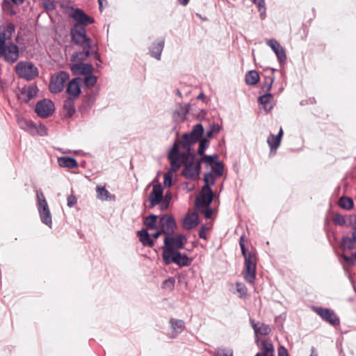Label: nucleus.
<instances>
[{
	"label": "nucleus",
	"instance_id": "0eeeda50",
	"mask_svg": "<svg viewBox=\"0 0 356 356\" xmlns=\"http://www.w3.org/2000/svg\"><path fill=\"white\" fill-rule=\"evenodd\" d=\"M203 127L201 124H197L193 127L190 133L184 134L181 140L177 142L179 144V148H184L186 152L190 153L191 145L197 143L203 134Z\"/></svg>",
	"mask_w": 356,
	"mask_h": 356
},
{
	"label": "nucleus",
	"instance_id": "7ed1b4c3",
	"mask_svg": "<svg viewBox=\"0 0 356 356\" xmlns=\"http://www.w3.org/2000/svg\"><path fill=\"white\" fill-rule=\"evenodd\" d=\"M191 156V154L187 152H179V144L175 143L168 156L170 163V170L172 172H177L182 165H186Z\"/></svg>",
	"mask_w": 356,
	"mask_h": 356
},
{
	"label": "nucleus",
	"instance_id": "052dcab7",
	"mask_svg": "<svg viewBox=\"0 0 356 356\" xmlns=\"http://www.w3.org/2000/svg\"><path fill=\"white\" fill-rule=\"evenodd\" d=\"M278 356H289L286 348L284 346H280L278 348Z\"/></svg>",
	"mask_w": 356,
	"mask_h": 356
},
{
	"label": "nucleus",
	"instance_id": "6ab92c4d",
	"mask_svg": "<svg viewBox=\"0 0 356 356\" xmlns=\"http://www.w3.org/2000/svg\"><path fill=\"white\" fill-rule=\"evenodd\" d=\"M315 311L316 314L322 318V319L328 322L331 325H335L339 323V318L332 310L322 307H317Z\"/></svg>",
	"mask_w": 356,
	"mask_h": 356
},
{
	"label": "nucleus",
	"instance_id": "f704fd0d",
	"mask_svg": "<svg viewBox=\"0 0 356 356\" xmlns=\"http://www.w3.org/2000/svg\"><path fill=\"white\" fill-rule=\"evenodd\" d=\"M170 323L176 333L181 332L185 328L184 322L181 320L171 319Z\"/></svg>",
	"mask_w": 356,
	"mask_h": 356
},
{
	"label": "nucleus",
	"instance_id": "79ce46f5",
	"mask_svg": "<svg viewBox=\"0 0 356 356\" xmlns=\"http://www.w3.org/2000/svg\"><path fill=\"white\" fill-rule=\"evenodd\" d=\"M273 82V77L266 76L265 78L264 82L263 83V85H262V88H261L262 90L264 92H266L267 93H268V92L270 90V89L272 88Z\"/></svg>",
	"mask_w": 356,
	"mask_h": 356
},
{
	"label": "nucleus",
	"instance_id": "c756f323",
	"mask_svg": "<svg viewBox=\"0 0 356 356\" xmlns=\"http://www.w3.org/2000/svg\"><path fill=\"white\" fill-rule=\"evenodd\" d=\"M273 96L270 93H266L258 99L259 103L265 111H270L273 108Z\"/></svg>",
	"mask_w": 356,
	"mask_h": 356
},
{
	"label": "nucleus",
	"instance_id": "dca6fc26",
	"mask_svg": "<svg viewBox=\"0 0 356 356\" xmlns=\"http://www.w3.org/2000/svg\"><path fill=\"white\" fill-rule=\"evenodd\" d=\"M192 160L193 158L188 160L182 171V174L187 179H195L199 176L200 166L199 163L195 164Z\"/></svg>",
	"mask_w": 356,
	"mask_h": 356
},
{
	"label": "nucleus",
	"instance_id": "5fc2aeb1",
	"mask_svg": "<svg viewBox=\"0 0 356 356\" xmlns=\"http://www.w3.org/2000/svg\"><path fill=\"white\" fill-rule=\"evenodd\" d=\"M67 206L69 207H72L76 203V198L74 195H70L67 196Z\"/></svg>",
	"mask_w": 356,
	"mask_h": 356
},
{
	"label": "nucleus",
	"instance_id": "774afa93",
	"mask_svg": "<svg viewBox=\"0 0 356 356\" xmlns=\"http://www.w3.org/2000/svg\"><path fill=\"white\" fill-rule=\"evenodd\" d=\"M351 222L356 225V215H353L350 216Z\"/></svg>",
	"mask_w": 356,
	"mask_h": 356
},
{
	"label": "nucleus",
	"instance_id": "c9c22d12",
	"mask_svg": "<svg viewBox=\"0 0 356 356\" xmlns=\"http://www.w3.org/2000/svg\"><path fill=\"white\" fill-rule=\"evenodd\" d=\"M339 205L345 209L350 210L353 207V201L348 197H341L339 200Z\"/></svg>",
	"mask_w": 356,
	"mask_h": 356
},
{
	"label": "nucleus",
	"instance_id": "f8f14e48",
	"mask_svg": "<svg viewBox=\"0 0 356 356\" xmlns=\"http://www.w3.org/2000/svg\"><path fill=\"white\" fill-rule=\"evenodd\" d=\"M176 227L177 224L175 220L172 216L165 214L159 218V229H160L163 234L171 235L175 232Z\"/></svg>",
	"mask_w": 356,
	"mask_h": 356
},
{
	"label": "nucleus",
	"instance_id": "6e6d98bb",
	"mask_svg": "<svg viewBox=\"0 0 356 356\" xmlns=\"http://www.w3.org/2000/svg\"><path fill=\"white\" fill-rule=\"evenodd\" d=\"M44 7L49 10H52L55 8V5L53 1L46 0L44 1Z\"/></svg>",
	"mask_w": 356,
	"mask_h": 356
},
{
	"label": "nucleus",
	"instance_id": "6e6552de",
	"mask_svg": "<svg viewBox=\"0 0 356 356\" xmlns=\"http://www.w3.org/2000/svg\"><path fill=\"white\" fill-rule=\"evenodd\" d=\"M36 199L38 210L42 222L51 227L52 225L51 214L42 191L38 190L36 191Z\"/></svg>",
	"mask_w": 356,
	"mask_h": 356
},
{
	"label": "nucleus",
	"instance_id": "473e14b6",
	"mask_svg": "<svg viewBox=\"0 0 356 356\" xmlns=\"http://www.w3.org/2000/svg\"><path fill=\"white\" fill-rule=\"evenodd\" d=\"M158 216L152 214L147 216L144 220V224L148 229H159V225H157Z\"/></svg>",
	"mask_w": 356,
	"mask_h": 356
},
{
	"label": "nucleus",
	"instance_id": "72a5a7b5",
	"mask_svg": "<svg viewBox=\"0 0 356 356\" xmlns=\"http://www.w3.org/2000/svg\"><path fill=\"white\" fill-rule=\"evenodd\" d=\"M259 81V75L256 70H250L245 74V83L250 86L256 85Z\"/></svg>",
	"mask_w": 356,
	"mask_h": 356
},
{
	"label": "nucleus",
	"instance_id": "603ef678",
	"mask_svg": "<svg viewBox=\"0 0 356 356\" xmlns=\"http://www.w3.org/2000/svg\"><path fill=\"white\" fill-rule=\"evenodd\" d=\"M216 158H217L216 155H214V156L204 155L203 157L202 158V161L211 166L215 162L213 161V159H216Z\"/></svg>",
	"mask_w": 356,
	"mask_h": 356
},
{
	"label": "nucleus",
	"instance_id": "37998d69",
	"mask_svg": "<svg viewBox=\"0 0 356 356\" xmlns=\"http://www.w3.org/2000/svg\"><path fill=\"white\" fill-rule=\"evenodd\" d=\"M236 291L239 293V298H244L246 296L248 291L246 286L243 284L239 282L236 284Z\"/></svg>",
	"mask_w": 356,
	"mask_h": 356
},
{
	"label": "nucleus",
	"instance_id": "13d9d810",
	"mask_svg": "<svg viewBox=\"0 0 356 356\" xmlns=\"http://www.w3.org/2000/svg\"><path fill=\"white\" fill-rule=\"evenodd\" d=\"M164 184L166 186H170L172 184V175L169 173L164 175Z\"/></svg>",
	"mask_w": 356,
	"mask_h": 356
},
{
	"label": "nucleus",
	"instance_id": "f3484780",
	"mask_svg": "<svg viewBox=\"0 0 356 356\" xmlns=\"http://www.w3.org/2000/svg\"><path fill=\"white\" fill-rule=\"evenodd\" d=\"M213 194L210 187L204 186L200 196L196 200V204L199 207H209L213 200Z\"/></svg>",
	"mask_w": 356,
	"mask_h": 356
},
{
	"label": "nucleus",
	"instance_id": "393cba45",
	"mask_svg": "<svg viewBox=\"0 0 356 356\" xmlns=\"http://www.w3.org/2000/svg\"><path fill=\"white\" fill-rule=\"evenodd\" d=\"M282 136H283V129L282 127H280L277 135L275 136V135L271 134L268 137L267 143L270 147L271 152H273V151L275 152L277 149V148L280 147Z\"/></svg>",
	"mask_w": 356,
	"mask_h": 356
},
{
	"label": "nucleus",
	"instance_id": "09e8293b",
	"mask_svg": "<svg viewBox=\"0 0 356 356\" xmlns=\"http://www.w3.org/2000/svg\"><path fill=\"white\" fill-rule=\"evenodd\" d=\"M175 284V280L173 277L165 280L163 283V287L170 291L173 290Z\"/></svg>",
	"mask_w": 356,
	"mask_h": 356
},
{
	"label": "nucleus",
	"instance_id": "4c0bfd02",
	"mask_svg": "<svg viewBox=\"0 0 356 356\" xmlns=\"http://www.w3.org/2000/svg\"><path fill=\"white\" fill-rule=\"evenodd\" d=\"M97 197L102 200H107L109 197V192L104 186H97L96 188Z\"/></svg>",
	"mask_w": 356,
	"mask_h": 356
},
{
	"label": "nucleus",
	"instance_id": "ddd939ff",
	"mask_svg": "<svg viewBox=\"0 0 356 356\" xmlns=\"http://www.w3.org/2000/svg\"><path fill=\"white\" fill-rule=\"evenodd\" d=\"M81 79L80 78H74L69 82L66 89L69 95V100L67 101L69 104L81 93Z\"/></svg>",
	"mask_w": 356,
	"mask_h": 356
},
{
	"label": "nucleus",
	"instance_id": "69168bd1",
	"mask_svg": "<svg viewBox=\"0 0 356 356\" xmlns=\"http://www.w3.org/2000/svg\"><path fill=\"white\" fill-rule=\"evenodd\" d=\"M309 356H318V353L314 347H312L311 348V354Z\"/></svg>",
	"mask_w": 356,
	"mask_h": 356
},
{
	"label": "nucleus",
	"instance_id": "423d86ee",
	"mask_svg": "<svg viewBox=\"0 0 356 356\" xmlns=\"http://www.w3.org/2000/svg\"><path fill=\"white\" fill-rule=\"evenodd\" d=\"M71 42L78 47H86L94 45L90 37L87 35L85 27L75 24L70 31Z\"/></svg>",
	"mask_w": 356,
	"mask_h": 356
},
{
	"label": "nucleus",
	"instance_id": "412c9836",
	"mask_svg": "<svg viewBox=\"0 0 356 356\" xmlns=\"http://www.w3.org/2000/svg\"><path fill=\"white\" fill-rule=\"evenodd\" d=\"M266 43L274 51L279 62L280 63H284L286 59V56L280 43L275 39H270Z\"/></svg>",
	"mask_w": 356,
	"mask_h": 356
},
{
	"label": "nucleus",
	"instance_id": "bb28decb",
	"mask_svg": "<svg viewBox=\"0 0 356 356\" xmlns=\"http://www.w3.org/2000/svg\"><path fill=\"white\" fill-rule=\"evenodd\" d=\"M250 322L254 330L255 335H268L271 332V329L268 325L260 322L255 323L252 319H250Z\"/></svg>",
	"mask_w": 356,
	"mask_h": 356
},
{
	"label": "nucleus",
	"instance_id": "338daca9",
	"mask_svg": "<svg viewBox=\"0 0 356 356\" xmlns=\"http://www.w3.org/2000/svg\"><path fill=\"white\" fill-rule=\"evenodd\" d=\"M163 232H161V230L160 229V231H158L154 234H152V236L154 237V238H157Z\"/></svg>",
	"mask_w": 356,
	"mask_h": 356
},
{
	"label": "nucleus",
	"instance_id": "f03ea898",
	"mask_svg": "<svg viewBox=\"0 0 356 356\" xmlns=\"http://www.w3.org/2000/svg\"><path fill=\"white\" fill-rule=\"evenodd\" d=\"M343 253L342 257L348 266L356 261V227L354 228L351 237H343L341 242Z\"/></svg>",
	"mask_w": 356,
	"mask_h": 356
},
{
	"label": "nucleus",
	"instance_id": "4468645a",
	"mask_svg": "<svg viewBox=\"0 0 356 356\" xmlns=\"http://www.w3.org/2000/svg\"><path fill=\"white\" fill-rule=\"evenodd\" d=\"M163 188L161 184L153 185L152 191L149 195V208L159 204L162 200Z\"/></svg>",
	"mask_w": 356,
	"mask_h": 356
},
{
	"label": "nucleus",
	"instance_id": "8fccbe9b",
	"mask_svg": "<svg viewBox=\"0 0 356 356\" xmlns=\"http://www.w3.org/2000/svg\"><path fill=\"white\" fill-rule=\"evenodd\" d=\"M333 222L335 225H344L346 222V220L343 216L341 214H336L333 217Z\"/></svg>",
	"mask_w": 356,
	"mask_h": 356
},
{
	"label": "nucleus",
	"instance_id": "c03bdc74",
	"mask_svg": "<svg viewBox=\"0 0 356 356\" xmlns=\"http://www.w3.org/2000/svg\"><path fill=\"white\" fill-rule=\"evenodd\" d=\"M216 177L211 172L205 174L204 177L205 186H208V187H210L211 186L215 184Z\"/></svg>",
	"mask_w": 356,
	"mask_h": 356
},
{
	"label": "nucleus",
	"instance_id": "a18cd8bd",
	"mask_svg": "<svg viewBox=\"0 0 356 356\" xmlns=\"http://www.w3.org/2000/svg\"><path fill=\"white\" fill-rule=\"evenodd\" d=\"M3 10L10 15H15L16 14L13 4L8 1H4Z\"/></svg>",
	"mask_w": 356,
	"mask_h": 356
},
{
	"label": "nucleus",
	"instance_id": "680f3d73",
	"mask_svg": "<svg viewBox=\"0 0 356 356\" xmlns=\"http://www.w3.org/2000/svg\"><path fill=\"white\" fill-rule=\"evenodd\" d=\"M207 207V208L204 211V215L206 218H210L213 214V210L209 207Z\"/></svg>",
	"mask_w": 356,
	"mask_h": 356
},
{
	"label": "nucleus",
	"instance_id": "de8ad7c7",
	"mask_svg": "<svg viewBox=\"0 0 356 356\" xmlns=\"http://www.w3.org/2000/svg\"><path fill=\"white\" fill-rule=\"evenodd\" d=\"M209 145V140L206 138H203L200 140L199 148H198V154L201 156L204 155V151Z\"/></svg>",
	"mask_w": 356,
	"mask_h": 356
},
{
	"label": "nucleus",
	"instance_id": "2f4dec72",
	"mask_svg": "<svg viewBox=\"0 0 356 356\" xmlns=\"http://www.w3.org/2000/svg\"><path fill=\"white\" fill-rule=\"evenodd\" d=\"M58 163L60 167L75 168L78 166L76 159L70 157H60L58 159Z\"/></svg>",
	"mask_w": 356,
	"mask_h": 356
},
{
	"label": "nucleus",
	"instance_id": "a878e982",
	"mask_svg": "<svg viewBox=\"0 0 356 356\" xmlns=\"http://www.w3.org/2000/svg\"><path fill=\"white\" fill-rule=\"evenodd\" d=\"M260 352L255 356H275L274 347L272 342L269 340H263L260 344Z\"/></svg>",
	"mask_w": 356,
	"mask_h": 356
},
{
	"label": "nucleus",
	"instance_id": "4d7b16f0",
	"mask_svg": "<svg viewBox=\"0 0 356 356\" xmlns=\"http://www.w3.org/2000/svg\"><path fill=\"white\" fill-rule=\"evenodd\" d=\"M208 229V227L205 225H202L201 226L200 230L199 232V237L203 239H207L206 231Z\"/></svg>",
	"mask_w": 356,
	"mask_h": 356
},
{
	"label": "nucleus",
	"instance_id": "aec40b11",
	"mask_svg": "<svg viewBox=\"0 0 356 356\" xmlns=\"http://www.w3.org/2000/svg\"><path fill=\"white\" fill-rule=\"evenodd\" d=\"M19 56L18 47L13 43H10L4 47V53L1 57H4L6 61L13 63L18 60Z\"/></svg>",
	"mask_w": 356,
	"mask_h": 356
},
{
	"label": "nucleus",
	"instance_id": "1a4fd4ad",
	"mask_svg": "<svg viewBox=\"0 0 356 356\" xmlns=\"http://www.w3.org/2000/svg\"><path fill=\"white\" fill-rule=\"evenodd\" d=\"M17 74L26 81H31L38 76V68L29 61H20L15 66Z\"/></svg>",
	"mask_w": 356,
	"mask_h": 356
},
{
	"label": "nucleus",
	"instance_id": "5701e85b",
	"mask_svg": "<svg viewBox=\"0 0 356 356\" xmlns=\"http://www.w3.org/2000/svg\"><path fill=\"white\" fill-rule=\"evenodd\" d=\"M80 47L82 48V51L74 52L71 56V61L82 63L92 54V46H89L88 48L86 47Z\"/></svg>",
	"mask_w": 356,
	"mask_h": 356
},
{
	"label": "nucleus",
	"instance_id": "3c124183",
	"mask_svg": "<svg viewBox=\"0 0 356 356\" xmlns=\"http://www.w3.org/2000/svg\"><path fill=\"white\" fill-rule=\"evenodd\" d=\"M216 356H233V352L230 349L219 348L216 351Z\"/></svg>",
	"mask_w": 356,
	"mask_h": 356
},
{
	"label": "nucleus",
	"instance_id": "cd10ccee",
	"mask_svg": "<svg viewBox=\"0 0 356 356\" xmlns=\"http://www.w3.org/2000/svg\"><path fill=\"white\" fill-rule=\"evenodd\" d=\"M55 106L54 102L49 99H43L39 101L34 111H54Z\"/></svg>",
	"mask_w": 356,
	"mask_h": 356
},
{
	"label": "nucleus",
	"instance_id": "a211bd4d",
	"mask_svg": "<svg viewBox=\"0 0 356 356\" xmlns=\"http://www.w3.org/2000/svg\"><path fill=\"white\" fill-rule=\"evenodd\" d=\"M70 70L74 75H84L85 76L92 74L93 67L90 63H76L70 65Z\"/></svg>",
	"mask_w": 356,
	"mask_h": 356
},
{
	"label": "nucleus",
	"instance_id": "9b49d317",
	"mask_svg": "<svg viewBox=\"0 0 356 356\" xmlns=\"http://www.w3.org/2000/svg\"><path fill=\"white\" fill-rule=\"evenodd\" d=\"M165 264L169 265L175 263L180 267L188 266L191 264L192 259L188 257L184 254H181L179 252H175L172 254H168L162 257Z\"/></svg>",
	"mask_w": 356,
	"mask_h": 356
},
{
	"label": "nucleus",
	"instance_id": "0e129e2a",
	"mask_svg": "<svg viewBox=\"0 0 356 356\" xmlns=\"http://www.w3.org/2000/svg\"><path fill=\"white\" fill-rule=\"evenodd\" d=\"M220 126L218 124H213L211 127V130H213L214 134L218 133L220 131Z\"/></svg>",
	"mask_w": 356,
	"mask_h": 356
},
{
	"label": "nucleus",
	"instance_id": "2eb2a0df",
	"mask_svg": "<svg viewBox=\"0 0 356 356\" xmlns=\"http://www.w3.org/2000/svg\"><path fill=\"white\" fill-rule=\"evenodd\" d=\"M70 17L75 20L78 25L85 26L94 22L93 19L86 15L81 9L76 8L70 14Z\"/></svg>",
	"mask_w": 356,
	"mask_h": 356
},
{
	"label": "nucleus",
	"instance_id": "f257e3e1",
	"mask_svg": "<svg viewBox=\"0 0 356 356\" xmlns=\"http://www.w3.org/2000/svg\"><path fill=\"white\" fill-rule=\"evenodd\" d=\"M243 236H241L239 245L245 259L244 269L242 272L244 280L250 284L254 285L256 279V268L257 258L254 250H248L243 242Z\"/></svg>",
	"mask_w": 356,
	"mask_h": 356
},
{
	"label": "nucleus",
	"instance_id": "ea45409f",
	"mask_svg": "<svg viewBox=\"0 0 356 356\" xmlns=\"http://www.w3.org/2000/svg\"><path fill=\"white\" fill-rule=\"evenodd\" d=\"M252 2L257 5L258 10L260 13V17L261 19H264L266 17V6L264 0H252Z\"/></svg>",
	"mask_w": 356,
	"mask_h": 356
},
{
	"label": "nucleus",
	"instance_id": "b1692460",
	"mask_svg": "<svg viewBox=\"0 0 356 356\" xmlns=\"http://www.w3.org/2000/svg\"><path fill=\"white\" fill-rule=\"evenodd\" d=\"M199 222V218L196 213H188L182 220V227L188 230L196 227Z\"/></svg>",
	"mask_w": 356,
	"mask_h": 356
},
{
	"label": "nucleus",
	"instance_id": "e2e57ef3",
	"mask_svg": "<svg viewBox=\"0 0 356 356\" xmlns=\"http://www.w3.org/2000/svg\"><path fill=\"white\" fill-rule=\"evenodd\" d=\"M38 115L41 118H48L53 113H37Z\"/></svg>",
	"mask_w": 356,
	"mask_h": 356
},
{
	"label": "nucleus",
	"instance_id": "58836bf2",
	"mask_svg": "<svg viewBox=\"0 0 356 356\" xmlns=\"http://www.w3.org/2000/svg\"><path fill=\"white\" fill-rule=\"evenodd\" d=\"M9 39L10 38L7 35V33L3 31H0V57H1L4 53V47L6 46V41Z\"/></svg>",
	"mask_w": 356,
	"mask_h": 356
},
{
	"label": "nucleus",
	"instance_id": "4be33fe9",
	"mask_svg": "<svg viewBox=\"0 0 356 356\" xmlns=\"http://www.w3.org/2000/svg\"><path fill=\"white\" fill-rule=\"evenodd\" d=\"M38 88L35 84H31L28 87H23L20 90L19 99L25 102H28L30 99L36 96Z\"/></svg>",
	"mask_w": 356,
	"mask_h": 356
},
{
	"label": "nucleus",
	"instance_id": "49530a36",
	"mask_svg": "<svg viewBox=\"0 0 356 356\" xmlns=\"http://www.w3.org/2000/svg\"><path fill=\"white\" fill-rule=\"evenodd\" d=\"M171 200V195L169 194H166L164 197H163L162 200L161 202V210L164 211L167 209L169 207L170 202Z\"/></svg>",
	"mask_w": 356,
	"mask_h": 356
},
{
	"label": "nucleus",
	"instance_id": "bf43d9fd",
	"mask_svg": "<svg viewBox=\"0 0 356 356\" xmlns=\"http://www.w3.org/2000/svg\"><path fill=\"white\" fill-rule=\"evenodd\" d=\"M90 56H93L95 60H98L99 62H102L100 56L97 53V49L95 44L92 45V54Z\"/></svg>",
	"mask_w": 356,
	"mask_h": 356
},
{
	"label": "nucleus",
	"instance_id": "9d476101",
	"mask_svg": "<svg viewBox=\"0 0 356 356\" xmlns=\"http://www.w3.org/2000/svg\"><path fill=\"white\" fill-rule=\"evenodd\" d=\"M70 79L69 74L64 71H60L51 77L49 85V89L51 92L56 94L63 90L65 83Z\"/></svg>",
	"mask_w": 356,
	"mask_h": 356
},
{
	"label": "nucleus",
	"instance_id": "7c9ffc66",
	"mask_svg": "<svg viewBox=\"0 0 356 356\" xmlns=\"http://www.w3.org/2000/svg\"><path fill=\"white\" fill-rule=\"evenodd\" d=\"M137 235L139 238L140 241L143 243V245L148 247L154 246V243L150 238V236L146 229H143L140 231H138Z\"/></svg>",
	"mask_w": 356,
	"mask_h": 356
},
{
	"label": "nucleus",
	"instance_id": "a19ab883",
	"mask_svg": "<svg viewBox=\"0 0 356 356\" xmlns=\"http://www.w3.org/2000/svg\"><path fill=\"white\" fill-rule=\"evenodd\" d=\"M97 81V76L91 74L84 77L83 83L87 88H92L96 84Z\"/></svg>",
	"mask_w": 356,
	"mask_h": 356
},
{
	"label": "nucleus",
	"instance_id": "c85d7f7f",
	"mask_svg": "<svg viewBox=\"0 0 356 356\" xmlns=\"http://www.w3.org/2000/svg\"><path fill=\"white\" fill-rule=\"evenodd\" d=\"M164 39L159 40L157 42H154L150 48L151 56L158 60L161 59V53L164 47Z\"/></svg>",
	"mask_w": 356,
	"mask_h": 356
},
{
	"label": "nucleus",
	"instance_id": "20e7f679",
	"mask_svg": "<svg viewBox=\"0 0 356 356\" xmlns=\"http://www.w3.org/2000/svg\"><path fill=\"white\" fill-rule=\"evenodd\" d=\"M16 120L19 127L29 132L32 136H44L47 134V130L45 126L41 123H35L24 118L21 113L16 115Z\"/></svg>",
	"mask_w": 356,
	"mask_h": 356
},
{
	"label": "nucleus",
	"instance_id": "864d4df0",
	"mask_svg": "<svg viewBox=\"0 0 356 356\" xmlns=\"http://www.w3.org/2000/svg\"><path fill=\"white\" fill-rule=\"evenodd\" d=\"M15 26L13 24H9L6 26V29L3 30L10 38H11L13 33L15 32Z\"/></svg>",
	"mask_w": 356,
	"mask_h": 356
},
{
	"label": "nucleus",
	"instance_id": "39448f33",
	"mask_svg": "<svg viewBox=\"0 0 356 356\" xmlns=\"http://www.w3.org/2000/svg\"><path fill=\"white\" fill-rule=\"evenodd\" d=\"M187 242V238L185 235L179 234L175 236H168L164 238V249L162 257L172 254L179 252L184 248Z\"/></svg>",
	"mask_w": 356,
	"mask_h": 356
},
{
	"label": "nucleus",
	"instance_id": "e433bc0d",
	"mask_svg": "<svg viewBox=\"0 0 356 356\" xmlns=\"http://www.w3.org/2000/svg\"><path fill=\"white\" fill-rule=\"evenodd\" d=\"M211 173L217 177H220L223 174V165L220 162L216 161L211 165Z\"/></svg>",
	"mask_w": 356,
	"mask_h": 356
}]
</instances>
